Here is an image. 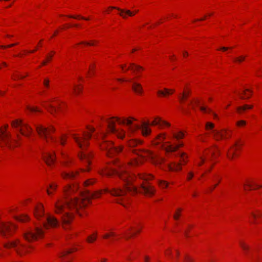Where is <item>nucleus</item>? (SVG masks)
<instances>
[{
  "label": "nucleus",
  "mask_w": 262,
  "mask_h": 262,
  "mask_svg": "<svg viewBox=\"0 0 262 262\" xmlns=\"http://www.w3.org/2000/svg\"><path fill=\"white\" fill-rule=\"evenodd\" d=\"M150 126H151L150 123L147 121H142L140 125L134 124V122H132L128 127L127 135L130 137L132 135L135 134L139 129H140L142 136L145 138L148 137L152 133V129Z\"/></svg>",
  "instance_id": "nucleus-10"
},
{
  "label": "nucleus",
  "mask_w": 262,
  "mask_h": 262,
  "mask_svg": "<svg viewBox=\"0 0 262 262\" xmlns=\"http://www.w3.org/2000/svg\"><path fill=\"white\" fill-rule=\"evenodd\" d=\"M28 110H29L30 112H40V110H39L36 107H28Z\"/></svg>",
  "instance_id": "nucleus-63"
},
{
  "label": "nucleus",
  "mask_w": 262,
  "mask_h": 262,
  "mask_svg": "<svg viewBox=\"0 0 262 262\" xmlns=\"http://www.w3.org/2000/svg\"><path fill=\"white\" fill-rule=\"evenodd\" d=\"M210 114L212 116V118L213 120L216 121L219 120V117L217 114L212 111V113Z\"/></svg>",
  "instance_id": "nucleus-62"
},
{
  "label": "nucleus",
  "mask_w": 262,
  "mask_h": 262,
  "mask_svg": "<svg viewBox=\"0 0 262 262\" xmlns=\"http://www.w3.org/2000/svg\"><path fill=\"white\" fill-rule=\"evenodd\" d=\"M213 15V12H208L202 18L199 19H195L193 21V23H195L197 21H203L207 19L208 17H211Z\"/></svg>",
  "instance_id": "nucleus-56"
},
{
  "label": "nucleus",
  "mask_w": 262,
  "mask_h": 262,
  "mask_svg": "<svg viewBox=\"0 0 262 262\" xmlns=\"http://www.w3.org/2000/svg\"><path fill=\"white\" fill-rule=\"evenodd\" d=\"M141 231V227L140 226L132 227L124 233L123 237L126 239H128L139 234Z\"/></svg>",
  "instance_id": "nucleus-25"
},
{
  "label": "nucleus",
  "mask_w": 262,
  "mask_h": 262,
  "mask_svg": "<svg viewBox=\"0 0 262 262\" xmlns=\"http://www.w3.org/2000/svg\"><path fill=\"white\" fill-rule=\"evenodd\" d=\"M132 79H126L125 78H118L117 79V80L119 82H131L133 80Z\"/></svg>",
  "instance_id": "nucleus-61"
},
{
  "label": "nucleus",
  "mask_w": 262,
  "mask_h": 262,
  "mask_svg": "<svg viewBox=\"0 0 262 262\" xmlns=\"http://www.w3.org/2000/svg\"><path fill=\"white\" fill-rule=\"evenodd\" d=\"M84 79L82 77H79L77 81L74 83L73 92L75 95L78 96L82 94L83 91V85Z\"/></svg>",
  "instance_id": "nucleus-23"
},
{
  "label": "nucleus",
  "mask_w": 262,
  "mask_h": 262,
  "mask_svg": "<svg viewBox=\"0 0 262 262\" xmlns=\"http://www.w3.org/2000/svg\"><path fill=\"white\" fill-rule=\"evenodd\" d=\"M215 128V124L210 121H207L205 123L204 129L205 131L208 132V133H211L212 135H213V131L216 130L214 129Z\"/></svg>",
  "instance_id": "nucleus-35"
},
{
  "label": "nucleus",
  "mask_w": 262,
  "mask_h": 262,
  "mask_svg": "<svg viewBox=\"0 0 262 262\" xmlns=\"http://www.w3.org/2000/svg\"><path fill=\"white\" fill-rule=\"evenodd\" d=\"M141 77V76H136L132 80V89L133 91L137 95L142 96L144 94V90L143 85L138 81Z\"/></svg>",
  "instance_id": "nucleus-20"
},
{
  "label": "nucleus",
  "mask_w": 262,
  "mask_h": 262,
  "mask_svg": "<svg viewBox=\"0 0 262 262\" xmlns=\"http://www.w3.org/2000/svg\"><path fill=\"white\" fill-rule=\"evenodd\" d=\"M4 246L7 249L13 248L20 256H22L28 251L27 247L19 239L8 242L4 244Z\"/></svg>",
  "instance_id": "nucleus-14"
},
{
  "label": "nucleus",
  "mask_w": 262,
  "mask_h": 262,
  "mask_svg": "<svg viewBox=\"0 0 262 262\" xmlns=\"http://www.w3.org/2000/svg\"><path fill=\"white\" fill-rule=\"evenodd\" d=\"M232 49V47H220V48L217 49L216 50L217 51H222V52H226L228 50Z\"/></svg>",
  "instance_id": "nucleus-60"
},
{
  "label": "nucleus",
  "mask_w": 262,
  "mask_h": 262,
  "mask_svg": "<svg viewBox=\"0 0 262 262\" xmlns=\"http://www.w3.org/2000/svg\"><path fill=\"white\" fill-rule=\"evenodd\" d=\"M191 93V91L188 87L186 86L184 89L183 93L179 96L181 103L185 102Z\"/></svg>",
  "instance_id": "nucleus-31"
},
{
  "label": "nucleus",
  "mask_w": 262,
  "mask_h": 262,
  "mask_svg": "<svg viewBox=\"0 0 262 262\" xmlns=\"http://www.w3.org/2000/svg\"><path fill=\"white\" fill-rule=\"evenodd\" d=\"M158 186L162 189H166L168 187L169 183L165 180H159L158 183Z\"/></svg>",
  "instance_id": "nucleus-44"
},
{
  "label": "nucleus",
  "mask_w": 262,
  "mask_h": 262,
  "mask_svg": "<svg viewBox=\"0 0 262 262\" xmlns=\"http://www.w3.org/2000/svg\"><path fill=\"white\" fill-rule=\"evenodd\" d=\"M117 236V234L114 231V230H111L104 234L102 236V238L107 239L111 238H115Z\"/></svg>",
  "instance_id": "nucleus-42"
},
{
  "label": "nucleus",
  "mask_w": 262,
  "mask_h": 262,
  "mask_svg": "<svg viewBox=\"0 0 262 262\" xmlns=\"http://www.w3.org/2000/svg\"><path fill=\"white\" fill-rule=\"evenodd\" d=\"M77 251V248L75 247H72L68 249H67V255L71 254Z\"/></svg>",
  "instance_id": "nucleus-58"
},
{
  "label": "nucleus",
  "mask_w": 262,
  "mask_h": 262,
  "mask_svg": "<svg viewBox=\"0 0 262 262\" xmlns=\"http://www.w3.org/2000/svg\"><path fill=\"white\" fill-rule=\"evenodd\" d=\"M97 182V179L95 178H91L85 180L83 183V185L84 187H89L90 186L94 185Z\"/></svg>",
  "instance_id": "nucleus-46"
},
{
  "label": "nucleus",
  "mask_w": 262,
  "mask_h": 262,
  "mask_svg": "<svg viewBox=\"0 0 262 262\" xmlns=\"http://www.w3.org/2000/svg\"><path fill=\"white\" fill-rule=\"evenodd\" d=\"M119 68L121 70V72L122 73H126L127 71L130 70L131 69L129 68V64L127 65L126 63L121 64L119 66Z\"/></svg>",
  "instance_id": "nucleus-52"
},
{
  "label": "nucleus",
  "mask_w": 262,
  "mask_h": 262,
  "mask_svg": "<svg viewBox=\"0 0 262 262\" xmlns=\"http://www.w3.org/2000/svg\"><path fill=\"white\" fill-rule=\"evenodd\" d=\"M168 171L170 172H180L183 169V166L179 162H171L167 164Z\"/></svg>",
  "instance_id": "nucleus-27"
},
{
  "label": "nucleus",
  "mask_w": 262,
  "mask_h": 262,
  "mask_svg": "<svg viewBox=\"0 0 262 262\" xmlns=\"http://www.w3.org/2000/svg\"><path fill=\"white\" fill-rule=\"evenodd\" d=\"M175 92L174 89H168L164 88L162 90H159L157 92V95L158 97H168L173 95Z\"/></svg>",
  "instance_id": "nucleus-26"
},
{
  "label": "nucleus",
  "mask_w": 262,
  "mask_h": 262,
  "mask_svg": "<svg viewBox=\"0 0 262 262\" xmlns=\"http://www.w3.org/2000/svg\"><path fill=\"white\" fill-rule=\"evenodd\" d=\"M67 17L72 18H74V19H83V20H90L91 19L90 17H85L81 16L80 15L74 16V15H67Z\"/></svg>",
  "instance_id": "nucleus-51"
},
{
  "label": "nucleus",
  "mask_w": 262,
  "mask_h": 262,
  "mask_svg": "<svg viewBox=\"0 0 262 262\" xmlns=\"http://www.w3.org/2000/svg\"><path fill=\"white\" fill-rule=\"evenodd\" d=\"M43 106L51 114H54L55 112L57 111V108L55 106L48 103L46 105H43Z\"/></svg>",
  "instance_id": "nucleus-45"
},
{
  "label": "nucleus",
  "mask_w": 262,
  "mask_h": 262,
  "mask_svg": "<svg viewBox=\"0 0 262 262\" xmlns=\"http://www.w3.org/2000/svg\"><path fill=\"white\" fill-rule=\"evenodd\" d=\"M8 125L5 126V129L0 128V146L2 147L3 144L11 148L13 147L11 135L10 133L7 132Z\"/></svg>",
  "instance_id": "nucleus-17"
},
{
  "label": "nucleus",
  "mask_w": 262,
  "mask_h": 262,
  "mask_svg": "<svg viewBox=\"0 0 262 262\" xmlns=\"http://www.w3.org/2000/svg\"><path fill=\"white\" fill-rule=\"evenodd\" d=\"M172 138L176 141H167L163 145V149L166 153L173 152L178 150L180 148L184 146V142L182 141L185 137V132L179 130L171 133Z\"/></svg>",
  "instance_id": "nucleus-8"
},
{
  "label": "nucleus",
  "mask_w": 262,
  "mask_h": 262,
  "mask_svg": "<svg viewBox=\"0 0 262 262\" xmlns=\"http://www.w3.org/2000/svg\"><path fill=\"white\" fill-rule=\"evenodd\" d=\"M137 121L133 117L112 116L107 118L106 123V132L99 130L96 135L97 139H101L102 141L100 143L99 147L101 150L106 151V155L110 158L114 157L122 152L124 148L123 145L117 147L114 146V142L106 140L108 134H113L117 139L123 140L128 135V127L132 122Z\"/></svg>",
  "instance_id": "nucleus-2"
},
{
  "label": "nucleus",
  "mask_w": 262,
  "mask_h": 262,
  "mask_svg": "<svg viewBox=\"0 0 262 262\" xmlns=\"http://www.w3.org/2000/svg\"><path fill=\"white\" fill-rule=\"evenodd\" d=\"M180 159L179 162L182 166L188 163L189 161V156L187 153L185 152H182L180 155Z\"/></svg>",
  "instance_id": "nucleus-36"
},
{
  "label": "nucleus",
  "mask_w": 262,
  "mask_h": 262,
  "mask_svg": "<svg viewBox=\"0 0 262 262\" xmlns=\"http://www.w3.org/2000/svg\"><path fill=\"white\" fill-rule=\"evenodd\" d=\"M243 188L245 191L256 190L262 188V184L253 178L245 179L243 184Z\"/></svg>",
  "instance_id": "nucleus-18"
},
{
  "label": "nucleus",
  "mask_w": 262,
  "mask_h": 262,
  "mask_svg": "<svg viewBox=\"0 0 262 262\" xmlns=\"http://www.w3.org/2000/svg\"><path fill=\"white\" fill-rule=\"evenodd\" d=\"M128 167L127 164H121L118 159L113 160L104 168L99 170L98 173L102 176L111 177L121 171H127Z\"/></svg>",
  "instance_id": "nucleus-9"
},
{
  "label": "nucleus",
  "mask_w": 262,
  "mask_h": 262,
  "mask_svg": "<svg viewBox=\"0 0 262 262\" xmlns=\"http://www.w3.org/2000/svg\"><path fill=\"white\" fill-rule=\"evenodd\" d=\"M231 136L232 130L228 128L213 131V138L216 141L229 139Z\"/></svg>",
  "instance_id": "nucleus-19"
},
{
  "label": "nucleus",
  "mask_w": 262,
  "mask_h": 262,
  "mask_svg": "<svg viewBox=\"0 0 262 262\" xmlns=\"http://www.w3.org/2000/svg\"><path fill=\"white\" fill-rule=\"evenodd\" d=\"M137 257V253L135 251H132L126 256V259L129 261H133L136 259Z\"/></svg>",
  "instance_id": "nucleus-49"
},
{
  "label": "nucleus",
  "mask_w": 262,
  "mask_h": 262,
  "mask_svg": "<svg viewBox=\"0 0 262 262\" xmlns=\"http://www.w3.org/2000/svg\"><path fill=\"white\" fill-rule=\"evenodd\" d=\"M36 130L39 136L42 138L47 143L50 141H55V139L51 135L52 133L55 132V128L50 126L46 127L42 125H35Z\"/></svg>",
  "instance_id": "nucleus-12"
},
{
  "label": "nucleus",
  "mask_w": 262,
  "mask_h": 262,
  "mask_svg": "<svg viewBox=\"0 0 262 262\" xmlns=\"http://www.w3.org/2000/svg\"><path fill=\"white\" fill-rule=\"evenodd\" d=\"M201 103V100L198 98H193L189 104V106L193 110L199 106Z\"/></svg>",
  "instance_id": "nucleus-43"
},
{
  "label": "nucleus",
  "mask_w": 262,
  "mask_h": 262,
  "mask_svg": "<svg viewBox=\"0 0 262 262\" xmlns=\"http://www.w3.org/2000/svg\"><path fill=\"white\" fill-rule=\"evenodd\" d=\"M174 255H175L174 256H172V251L171 248L167 247L164 250V254L166 257H169L171 256V258H173L176 260H177L179 256L180 253H179V251L177 249L174 250Z\"/></svg>",
  "instance_id": "nucleus-32"
},
{
  "label": "nucleus",
  "mask_w": 262,
  "mask_h": 262,
  "mask_svg": "<svg viewBox=\"0 0 262 262\" xmlns=\"http://www.w3.org/2000/svg\"><path fill=\"white\" fill-rule=\"evenodd\" d=\"M44 234V231L41 227L36 226L34 228L28 229L24 231L23 236L24 238L29 242L37 240L38 238H42Z\"/></svg>",
  "instance_id": "nucleus-11"
},
{
  "label": "nucleus",
  "mask_w": 262,
  "mask_h": 262,
  "mask_svg": "<svg viewBox=\"0 0 262 262\" xmlns=\"http://www.w3.org/2000/svg\"><path fill=\"white\" fill-rule=\"evenodd\" d=\"M114 9L117 10L119 11L118 15L124 19H127L129 17H134L139 12V9H133L131 10L129 9H120L117 7L110 6L106 9L104 12L106 14H110Z\"/></svg>",
  "instance_id": "nucleus-13"
},
{
  "label": "nucleus",
  "mask_w": 262,
  "mask_h": 262,
  "mask_svg": "<svg viewBox=\"0 0 262 262\" xmlns=\"http://www.w3.org/2000/svg\"><path fill=\"white\" fill-rule=\"evenodd\" d=\"M144 141L140 139L132 138L128 140L126 142V145L130 148H134L139 145H142Z\"/></svg>",
  "instance_id": "nucleus-29"
},
{
  "label": "nucleus",
  "mask_w": 262,
  "mask_h": 262,
  "mask_svg": "<svg viewBox=\"0 0 262 262\" xmlns=\"http://www.w3.org/2000/svg\"><path fill=\"white\" fill-rule=\"evenodd\" d=\"M242 150V144L239 142H235L227 151V157L230 160H233L238 158Z\"/></svg>",
  "instance_id": "nucleus-16"
},
{
  "label": "nucleus",
  "mask_w": 262,
  "mask_h": 262,
  "mask_svg": "<svg viewBox=\"0 0 262 262\" xmlns=\"http://www.w3.org/2000/svg\"><path fill=\"white\" fill-rule=\"evenodd\" d=\"M136 177L138 179V183L136 184L137 192L136 194L141 193L148 197L152 196L156 192V189L147 181L153 180L154 176L150 173L142 172L138 173Z\"/></svg>",
  "instance_id": "nucleus-6"
},
{
  "label": "nucleus",
  "mask_w": 262,
  "mask_h": 262,
  "mask_svg": "<svg viewBox=\"0 0 262 262\" xmlns=\"http://www.w3.org/2000/svg\"><path fill=\"white\" fill-rule=\"evenodd\" d=\"M194 177V172L193 170L189 171L186 174V181L189 182L191 181Z\"/></svg>",
  "instance_id": "nucleus-53"
},
{
  "label": "nucleus",
  "mask_w": 262,
  "mask_h": 262,
  "mask_svg": "<svg viewBox=\"0 0 262 262\" xmlns=\"http://www.w3.org/2000/svg\"><path fill=\"white\" fill-rule=\"evenodd\" d=\"M79 174V171L76 170L75 171H72L69 173H67L66 174L67 178H76Z\"/></svg>",
  "instance_id": "nucleus-55"
},
{
  "label": "nucleus",
  "mask_w": 262,
  "mask_h": 262,
  "mask_svg": "<svg viewBox=\"0 0 262 262\" xmlns=\"http://www.w3.org/2000/svg\"><path fill=\"white\" fill-rule=\"evenodd\" d=\"M98 238V232L97 231H95L92 234L89 235L85 241L86 243L89 244H93L94 243Z\"/></svg>",
  "instance_id": "nucleus-38"
},
{
  "label": "nucleus",
  "mask_w": 262,
  "mask_h": 262,
  "mask_svg": "<svg viewBox=\"0 0 262 262\" xmlns=\"http://www.w3.org/2000/svg\"><path fill=\"white\" fill-rule=\"evenodd\" d=\"M98 41L93 40H91L89 42L82 41V42H80V43H79L78 45H83L84 46H97L98 45Z\"/></svg>",
  "instance_id": "nucleus-48"
},
{
  "label": "nucleus",
  "mask_w": 262,
  "mask_h": 262,
  "mask_svg": "<svg viewBox=\"0 0 262 262\" xmlns=\"http://www.w3.org/2000/svg\"><path fill=\"white\" fill-rule=\"evenodd\" d=\"M66 189H67V192L69 190H72V191H76L78 189V186L77 185H75V186H73V188H72V186H68L67 185V187H66Z\"/></svg>",
  "instance_id": "nucleus-59"
},
{
  "label": "nucleus",
  "mask_w": 262,
  "mask_h": 262,
  "mask_svg": "<svg viewBox=\"0 0 262 262\" xmlns=\"http://www.w3.org/2000/svg\"><path fill=\"white\" fill-rule=\"evenodd\" d=\"M247 122L244 120L237 121L236 122V126L239 128L244 127L246 125Z\"/></svg>",
  "instance_id": "nucleus-57"
},
{
  "label": "nucleus",
  "mask_w": 262,
  "mask_h": 262,
  "mask_svg": "<svg viewBox=\"0 0 262 262\" xmlns=\"http://www.w3.org/2000/svg\"><path fill=\"white\" fill-rule=\"evenodd\" d=\"M42 158L46 164L51 166L55 162V158L54 154L50 152H45L42 154Z\"/></svg>",
  "instance_id": "nucleus-28"
},
{
  "label": "nucleus",
  "mask_w": 262,
  "mask_h": 262,
  "mask_svg": "<svg viewBox=\"0 0 262 262\" xmlns=\"http://www.w3.org/2000/svg\"><path fill=\"white\" fill-rule=\"evenodd\" d=\"M184 209L182 207L177 208L173 214V218L176 221H179L183 211Z\"/></svg>",
  "instance_id": "nucleus-40"
},
{
  "label": "nucleus",
  "mask_w": 262,
  "mask_h": 262,
  "mask_svg": "<svg viewBox=\"0 0 262 262\" xmlns=\"http://www.w3.org/2000/svg\"><path fill=\"white\" fill-rule=\"evenodd\" d=\"M200 110L201 112L204 114H209L212 113V110L211 109L204 106H200Z\"/></svg>",
  "instance_id": "nucleus-54"
},
{
  "label": "nucleus",
  "mask_w": 262,
  "mask_h": 262,
  "mask_svg": "<svg viewBox=\"0 0 262 262\" xmlns=\"http://www.w3.org/2000/svg\"><path fill=\"white\" fill-rule=\"evenodd\" d=\"M129 68L131 69V71L136 72L137 73H141L145 70L143 67L136 64L134 63H130L129 64Z\"/></svg>",
  "instance_id": "nucleus-39"
},
{
  "label": "nucleus",
  "mask_w": 262,
  "mask_h": 262,
  "mask_svg": "<svg viewBox=\"0 0 262 262\" xmlns=\"http://www.w3.org/2000/svg\"><path fill=\"white\" fill-rule=\"evenodd\" d=\"M219 156V149L215 145L198 152V156L194 161V166L198 169L204 167V172L202 174L201 177H204L206 174L211 171Z\"/></svg>",
  "instance_id": "nucleus-4"
},
{
  "label": "nucleus",
  "mask_w": 262,
  "mask_h": 262,
  "mask_svg": "<svg viewBox=\"0 0 262 262\" xmlns=\"http://www.w3.org/2000/svg\"><path fill=\"white\" fill-rule=\"evenodd\" d=\"M239 246L245 252L249 250V245L244 241H241L239 242Z\"/></svg>",
  "instance_id": "nucleus-50"
},
{
  "label": "nucleus",
  "mask_w": 262,
  "mask_h": 262,
  "mask_svg": "<svg viewBox=\"0 0 262 262\" xmlns=\"http://www.w3.org/2000/svg\"><path fill=\"white\" fill-rule=\"evenodd\" d=\"M253 108L252 105L245 104L243 106H238L236 108V112L239 114H242L247 111L248 110H251Z\"/></svg>",
  "instance_id": "nucleus-37"
},
{
  "label": "nucleus",
  "mask_w": 262,
  "mask_h": 262,
  "mask_svg": "<svg viewBox=\"0 0 262 262\" xmlns=\"http://www.w3.org/2000/svg\"><path fill=\"white\" fill-rule=\"evenodd\" d=\"M86 130L82 133H70L69 136L74 140L80 150L78 153V157L85 166V168H81L80 171L90 172L91 170V165L94 158V152L89 150L90 145V140L93 134L96 129L91 125H88Z\"/></svg>",
  "instance_id": "nucleus-3"
},
{
  "label": "nucleus",
  "mask_w": 262,
  "mask_h": 262,
  "mask_svg": "<svg viewBox=\"0 0 262 262\" xmlns=\"http://www.w3.org/2000/svg\"><path fill=\"white\" fill-rule=\"evenodd\" d=\"M15 219L18 221L22 223H25L30 220V217L27 214H21L19 216H16Z\"/></svg>",
  "instance_id": "nucleus-47"
},
{
  "label": "nucleus",
  "mask_w": 262,
  "mask_h": 262,
  "mask_svg": "<svg viewBox=\"0 0 262 262\" xmlns=\"http://www.w3.org/2000/svg\"><path fill=\"white\" fill-rule=\"evenodd\" d=\"M119 178L123 182V187L115 186L112 188H105L92 193L89 191L82 192L80 199L78 198L68 199L67 198V224L72 222L77 213L81 217L88 215L85 211L80 210L85 208L92 199L100 198L102 194L110 193L112 196L117 197L116 202L125 208H128L131 203L129 198L126 196L127 192L134 194L137 192L136 184L138 179L136 175L128 171L121 170L118 173Z\"/></svg>",
  "instance_id": "nucleus-1"
},
{
  "label": "nucleus",
  "mask_w": 262,
  "mask_h": 262,
  "mask_svg": "<svg viewBox=\"0 0 262 262\" xmlns=\"http://www.w3.org/2000/svg\"><path fill=\"white\" fill-rule=\"evenodd\" d=\"M150 125L152 126H158L159 129H165L171 126V124L169 122L163 120L159 116L154 117L152 121L150 122Z\"/></svg>",
  "instance_id": "nucleus-22"
},
{
  "label": "nucleus",
  "mask_w": 262,
  "mask_h": 262,
  "mask_svg": "<svg viewBox=\"0 0 262 262\" xmlns=\"http://www.w3.org/2000/svg\"><path fill=\"white\" fill-rule=\"evenodd\" d=\"M262 217V211L260 210H254L250 213V220L253 224H258L260 223Z\"/></svg>",
  "instance_id": "nucleus-24"
},
{
  "label": "nucleus",
  "mask_w": 262,
  "mask_h": 262,
  "mask_svg": "<svg viewBox=\"0 0 262 262\" xmlns=\"http://www.w3.org/2000/svg\"><path fill=\"white\" fill-rule=\"evenodd\" d=\"M247 57L246 54L239 55L233 58L232 62L235 64H241L246 61Z\"/></svg>",
  "instance_id": "nucleus-34"
},
{
  "label": "nucleus",
  "mask_w": 262,
  "mask_h": 262,
  "mask_svg": "<svg viewBox=\"0 0 262 262\" xmlns=\"http://www.w3.org/2000/svg\"><path fill=\"white\" fill-rule=\"evenodd\" d=\"M167 134L166 132H161L157 134L156 137L151 141V144L153 146L161 145L163 149V145L167 142L166 140Z\"/></svg>",
  "instance_id": "nucleus-21"
},
{
  "label": "nucleus",
  "mask_w": 262,
  "mask_h": 262,
  "mask_svg": "<svg viewBox=\"0 0 262 262\" xmlns=\"http://www.w3.org/2000/svg\"><path fill=\"white\" fill-rule=\"evenodd\" d=\"M12 126L15 128H18L23 136L29 137L32 134V129L27 124L24 123L21 120H15L12 122Z\"/></svg>",
  "instance_id": "nucleus-15"
},
{
  "label": "nucleus",
  "mask_w": 262,
  "mask_h": 262,
  "mask_svg": "<svg viewBox=\"0 0 262 262\" xmlns=\"http://www.w3.org/2000/svg\"><path fill=\"white\" fill-rule=\"evenodd\" d=\"M65 204V202L63 199H61L58 200L55 204V211L57 214H60L62 215H64V205Z\"/></svg>",
  "instance_id": "nucleus-30"
},
{
  "label": "nucleus",
  "mask_w": 262,
  "mask_h": 262,
  "mask_svg": "<svg viewBox=\"0 0 262 262\" xmlns=\"http://www.w3.org/2000/svg\"><path fill=\"white\" fill-rule=\"evenodd\" d=\"M184 262H193V259L190 256H186Z\"/></svg>",
  "instance_id": "nucleus-64"
},
{
  "label": "nucleus",
  "mask_w": 262,
  "mask_h": 262,
  "mask_svg": "<svg viewBox=\"0 0 262 262\" xmlns=\"http://www.w3.org/2000/svg\"><path fill=\"white\" fill-rule=\"evenodd\" d=\"M33 214L37 220L42 222V225L45 229L56 227L58 225V221L53 216L46 214L42 204L36 206L33 210Z\"/></svg>",
  "instance_id": "nucleus-7"
},
{
  "label": "nucleus",
  "mask_w": 262,
  "mask_h": 262,
  "mask_svg": "<svg viewBox=\"0 0 262 262\" xmlns=\"http://www.w3.org/2000/svg\"><path fill=\"white\" fill-rule=\"evenodd\" d=\"M132 152L138 157L131 159L127 163L128 168L142 165L146 161L162 169L161 165L165 162V159L158 156L153 151L146 148L134 149Z\"/></svg>",
  "instance_id": "nucleus-5"
},
{
  "label": "nucleus",
  "mask_w": 262,
  "mask_h": 262,
  "mask_svg": "<svg viewBox=\"0 0 262 262\" xmlns=\"http://www.w3.org/2000/svg\"><path fill=\"white\" fill-rule=\"evenodd\" d=\"M96 68V65L95 63H91L89 68L87 76L89 77H93L95 74Z\"/></svg>",
  "instance_id": "nucleus-41"
},
{
  "label": "nucleus",
  "mask_w": 262,
  "mask_h": 262,
  "mask_svg": "<svg viewBox=\"0 0 262 262\" xmlns=\"http://www.w3.org/2000/svg\"><path fill=\"white\" fill-rule=\"evenodd\" d=\"M253 95V91L251 89L245 88L240 94L239 97L242 99H248Z\"/></svg>",
  "instance_id": "nucleus-33"
}]
</instances>
